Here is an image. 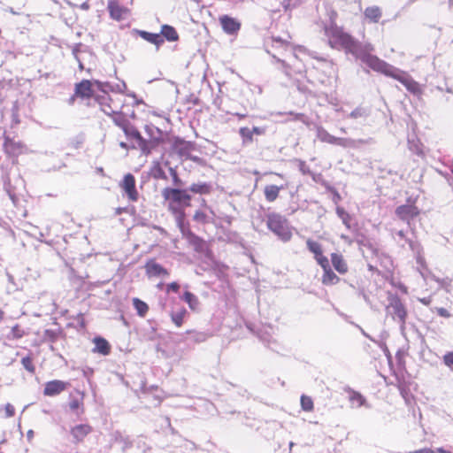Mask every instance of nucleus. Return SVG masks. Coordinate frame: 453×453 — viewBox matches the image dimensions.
I'll list each match as a JSON object with an SVG mask.
<instances>
[{
  "label": "nucleus",
  "instance_id": "f257e3e1",
  "mask_svg": "<svg viewBox=\"0 0 453 453\" xmlns=\"http://www.w3.org/2000/svg\"><path fill=\"white\" fill-rule=\"evenodd\" d=\"M161 195L167 211L174 217L180 232L185 234L186 209L191 206V196L186 189L170 187L164 188Z\"/></svg>",
  "mask_w": 453,
  "mask_h": 453
},
{
  "label": "nucleus",
  "instance_id": "f03ea898",
  "mask_svg": "<svg viewBox=\"0 0 453 453\" xmlns=\"http://www.w3.org/2000/svg\"><path fill=\"white\" fill-rule=\"evenodd\" d=\"M373 50L374 47L371 43H366L361 46L358 51H357L355 57L360 59L374 72L380 73L388 77L393 75V71L395 67L380 59L377 56L372 55V52Z\"/></svg>",
  "mask_w": 453,
  "mask_h": 453
},
{
  "label": "nucleus",
  "instance_id": "7ed1b4c3",
  "mask_svg": "<svg viewBox=\"0 0 453 453\" xmlns=\"http://www.w3.org/2000/svg\"><path fill=\"white\" fill-rule=\"evenodd\" d=\"M326 35L328 36L329 44L332 48H342L354 56L362 46L349 34L336 26L327 28Z\"/></svg>",
  "mask_w": 453,
  "mask_h": 453
},
{
  "label": "nucleus",
  "instance_id": "20e7f679",
  "mask_svg": "<svg viewBox=\"0 0 453 453\" xmlns=\"http://www.w3.org/2000/svg\"><path fill=\"white\" fill-rule=\"evenodd\" d=\"M99 85L100 82L97 81H90L87 79H83L80 82L75 83L73 94L68 99L69 104H73L75 101L80 100L89 106L90 100L94 99L96 101V96L98 95L96 92L95 86Z\"/></svg>",
  "mask_w": 453,
  "mask_h": 453
},
{
  "label": "nucleus",
  "instance_id": "39448f33",
  "mask_svg": "<svg viewBox=\"0 0 453 453\" xmlns=\"http://www.w3.org/2000/svg\"><path fill=\"white\" fill-rule=\"evenodd\" d=\"M96 102L98 104L101 111L105 114H112L123 109L125 96L121 94H109L102 90V92L96 96Z\"/></svg>",
  "mask_w": 453,
  "mask_h": 453
},
{
  "label": "nucleus",
  "instance_id": "423d86ee",
  "mask_svg": "<svg viewBox=\"0 0 453 453\" xmlns=\"http://www.w3.org/2000/svg\"><path fill=\"white\" fill-rule=\"evenodd\" d=\"M266 226L283 242H288L292 237V231L287 219L279 213H269L266 216Z\"/></svg>",
  "mask_w": 453,
  "mask_h": 453
},
{
  "label": "nucleus",
  "instance_id": "0eeeda50",
  "mask_svg": "<svg viewBox=\"0 0 453 453\" xmlns=\"http://www.w3.org/2000/svg\"><path fill=\"white\" fill-rule=\"evenodd\" d=\"M107 115L112 119L116 126L123 130L127 138L140 140L142 142V136L141 133L131 124L127 114L124 113L123 109L117 111V113Z\"/></svg>",
  "mask_w": 453,
  "mask_h": 453
},
{
  "label": "nucleus",
  "instance_id": "6e6552de",
  "mask_svg": "<svg viewBox=\"0 0 453 453\" xmlns=\"http://www.w3.org/2000/svg\"><path fill=\"white\" fill-rule=\"evenodd\" d=\"M389 77L401 82L410 93L415 96L422 94L421 86L406 72L395 68L393 75H390Z\"/></svg>",
  "mask_w": 453,
  "mask_h": 453
},
{
  "label": "nucleus",
  "instance_id": "1a4fd4ad",
  "mask_svg": "<svg viewBox=\"0 0 453 453\" xmlns=\"http://www.w3.org/2000/svg\"><path fill=\"white\" fill-rule=\"evenodd\" d=\"M93 432V427L88 423L76 424L69 429L71 441L74 445L83 443L86 438Z\"/></svg>",
  "mask_w": 453,
  "mask_h": 453
},
{
  "label": "nucleus",
  "instance_id": "9d476101",
  "mask_svg": "<svg viewBox=\"0 0 453 453\" xmlns=\"http://www.w3.org/2000/svg\"><path fill=\"white\" fill-rule=\"evenodd\" d=\"M119 187L127 196L129 201H138L139 194L135 187V178L132 173H127L124 175L123 180L119 183Z\"/></svg>",
  "mask_w": 453,
  "mask_h": 453
},
{
  "label": "nucleus",
  "instance_id": "9b49d317",
  "mask_svg": "<svg viewBox=\"0 0 453 453\" xmlns=\"http://www.w3.org/2000/svg\"><path fill=\"white\" fill-rule=\"evenodd\" d=\"M388 310L394 319L397 318L402 323H405L407 311L404 304L397 296H394L389 299Z\"/></svg>",
  "mask_w": 453,
  "mask_h": 453
},
{
  "label": "nucleus",
  "instance_id": "f8f14e48",
  "mask_svg": "<svg viewBox=\"0 0 453 453\" xmlns=\"http://www.w3.org/2000/svg\"><path fill=\"white\" fill-rule=\"evenodd\" d=\"M396 216L407 225H411V220L420 214L419 209L414 204H403L395 209Z\"/></svg>",
  "mask_w": 453,
  "mask_h": 453
},
{
  "label": "nucleus",
  "instance_id": "ddd939ff",
  "mask_svg": "<svg viewBox=\"0 0 453 453\" xmlns=\"http://www.w3.org/2000/svg\"><path fill=\"white\" fill-rule=\"evenodd\" d=\"M107 10L110 17L117 21L126 19L130 13V10L121 5L118 0H108Z\"/></svg>",
  "mask_w": 453,
  "mask_h": 453
},
{
  "label": "nucleus",
  "instance_id": "4468645a",
  "mask_svg": "<svg viewBox=\"0 0 453 453\" xmlns=\"http://www.w3.org/2000/svg\"><path fill=\"white\" fill-rule=\"evenodd\" d=\"M69 386L70 384L67 381L60 380H50L44 385L43 395L50 397L58 395L65 391Z\"/></svg>",
  "mask_w": 453,
  "mask_h": 453
},
{
  "label": "nucleus",
  "instance_id": "2eb2a0df",
  "mask_svg": "<svg viewBox=\"0 0 453 453\" xmlns=\"http://www.w3.org/2000/svg\"><path fill=\"white\" fill-rule=\"evenodd\" d=\"M156 133L157 135L151 136L149 140H145L143 137L142 142L140 140H136L138 142L139 147L143 152L150 153L152 150L164 143L165 141L161 130L156 128Z\"/></svg>",
  "mask_w": 453,
  "mask_h": 453
},
{
  "label": "nucleus",
  "instance_id": "dca6fc26",
  "mask_svg": "<svg viewBox=\"0 0 453 453\" xmlns=\"http://www.w3.org/2000/svg\"><path fill=\"white\" fill-rule=\"evenodd\" d=\"M3 148L7 155L17 157L24 152L25 145L19 141H15L10 137H4Z\"/></svg>",
  "mask_w": 453,
  "mask_h": 453
},
{
  "label": "nucleus",
  "instance_id": "f3484780",
  "mask_svg": "<svg viewBox=\"0 0 453 453\" xmlns=\"http://www.w3.org/2000/svg\"><path fill=\"white\" fill-rule=\"evenodd\" d=\"M146 274L149 277H168L169 271L158 264L155 259H150L144 265Z\"/></svg>",
  "mask_w": 453,
  "mask_h": 453
},
{
  "label": "nucleus",
  "instance_id": "a211bd4d",
  "mask_svg": "<svg viewBox=\"0 0 453 453\" xmlns=\"http://www.w3.org/2000/svg\"><path fill=\"white\" fill-rule=\"evenodd\" d=\"M323 270V274L321 276V282L325 286H333L336 285L341 281L340 277L334 272L332 267L330 266L329 262L319 265Z\"/></svg>",
  "mask_w": 453,
  "mask_h": 453
},
{
  "label": "nucleus",
  "instance_id": "6ab92c4d",
  "mask_svg": "<svg viewBox=\"0 0 453 453\" xmlns=\"http://www.w3.org/2000/svg\"><path fill=\"white\" fill-rule=\"evenodd\" d=\"M308 250L314 255V259L319 265H322L326 262H329L328 258L323 254V249L320 243L308 239L306 241Z\"/></svg>",
  "mask_w": 453,
  "mask_h": 453
},
{
  "label": "nucleus",
  "instance_id": "aec40b11",
  "mask_svg": "<svg viewBox=\"0 0 453 453\" xmlns=\"http://www.w3.org/2000/svg\"><path fill=\"white\" fill-rule=\"evenodd\" d=\"M219 23L224 32L228 35L236 34L241 28V23L236 19L228 15L220 16Z\"/></svg>",
  "mask_w": 453,
  "mask_h": 453
},
{
  "label": "nucleus",
  "instance_id": "412c9836",
  "mask_svg": "<svg viewBox=\"0 0 453 453\" xmlns=\"http://www.w3.org/2000/svg\"><path fill=\"white\" fill-rule=\"evenodd\" d=\"M68 408L77 416L83 415L85 413L84 394L79 392L78 395L71 396L68 403Z\"/></svg>",
  "mask_w": 453,
  "mask_h": 453
},
{
  "label": "nucleus",
  "instance_id": "4be33fe9",
  "mask_svg": "<svg viewBox=\"0 0 453 453\" xmlns=\"http://www.w3.org/2000/svg\"><path fill=\"white\" fill-rule=\"evenodd\" d=\"M331 263L334 270L340 274H346L349 272V265L344 257L334 252L330 255Z\"/></svg>",
  "mask_w": 453,
  "mask_h": 453
},
{
  "label": "nucleus",
  "instance_id": "5701e85b",
  "mask_svg": "<svg viewBox=\"0 0 453 453\" xmlns=\"http://www.w3.org/2000/svg\"><path fill=\"white\" fill-rule=\"evenodd\" d=\"M93 342L95 344L92 349L94 353H98L103 356H108L111 353V347L106 339L97 336L93 339Z\"/></svg>",
  "mask_w": 453,
  "mask_h": 453
},
{
  "label": "nucleus",
  "instance_id": "b1692460",
  "mask_svg": "<svg viewBox=\"0 0 453 453\" xmlns=\"http://www.w3.org/2000/svg\"><path fill=\"white\" fill-rule=\"evenodd\" d=\"M319 136V139L321 142H326L329 144H334V145L345 147L349 143V141L347 139L341 138V137H335V136L330 134L329 133H327L326 131L320 132Z\"/></svg>",
  "mask_w": 453,
  "mask_h": 453
},
{
  "label": "nucleus",
  "instance_id": "393cba45",
  "mask_svg": "<svg viewBox=\"0 0 453 453\" xmlns=\"http://www.w3.org/2000/svg\"><path fill=\"white\" fill-rule=\"evenodd\" d=\"M137 34L140 37L156 45L157 48L164 43V39L160 34H153L143 30H138Z\"/></svg>",
  "mask_w": 453,
  "mask_h": 453
},
{
  "label": "nucleus",
  "instance_id": "a878e982",
  "mask_svg": "<svg viewBox=\"0 0 453 453\" xmlns=\"http://www.w3.org/2000/svg\"><path fill=\"white\" fill-rule=\"evenodd\" d=\"M283 186L267 185L265 187L264 194L265 200L269 203L274 202L280 195V191L283 189Z\"/></svg>",
  "mask_w": 453,
  "mask_h": 453
},
{
  "label": "nucleus",
  "instance_id": "bb28decb",
  "mask_svg": "<svg viewBox=\"0 0 453 453\" xmlns=\"http://www.w3.org/2000/svg\"><path fill=\"white\" fill-rule=\"evenodd\" d=\"M364 14L365 17L372 23H378L382 16L381 10L379 6H370L365 8Z\"/></svg>",
  "mask_w": 453,
  "mask_h": 453
},
{
  "label": "nucleus",
  "instance_id": "cd10ccee",
  "mask_svg": "<svg viewBox=\"0 0 453 453\" xmlns=\"http://www.w3.org/2000/svg\"><path fill=\"white\" fill-rule=\"evenodd\" d=\"M163 39L169 42H176L179 40V35L176 29L170 25H163L161 27V33Z\"/></svg>",
  "mask_w": 453,
  "mask_h": 453
},
{
  "label": "nucleus",
  "instance_id": "c85d7f7f",
  "mask_svg": "<svg viewBox=\"0 0 453 453\" xmlns=\"http://www.w3.org/2000/svg\"><path fill=\"white\" fill-rule=\"evenodd\" d=\"M348 394V398L352 408H359L365 403V398L359 392L349 390Z\"/></svg>",
  "mask_w": 453,
  "mask_h": 453
},
{
  "label": "nucleus",
  "instance_id": "c756f323",
  "mask_svg": "<svg viewBox=\"0 0 453 453\" xmlns=\"http://www.w3.org/2000/svg\"><path fill=\"white\" fill-rule=\"evenodd\" d=\"M189 190L195 194L208 195L211 192V185L210 183H193L189 187Z\"/></svg>",
  "mask_w": 453,
  "mask_h": 453
},
{
  "label": "nucleus",
  "instance_id": "7c9ffc66",
  "mask_svg": "<svg viewBox=\"0 0 453 453\" xmlns=\"http://www.w3.org/2000/svg\"><path fill=\"white\" fill-rule=\"evenodd\" d=\"M133 305L137 314L142 318L145 317L149 311V305L137 297L133 298Z\"/></svg>",
  "mask_w": 453,
  "mask_h": 453
},
{
  "label": "nucleus",
  "instance_id": "2f4dec72",
  "mask_svg": "<svg viewBox=\"0 0 453 453\" xmlns=\"http://www.w3.org/2000/svg\"><path fill=\"white\" fill-rule=\"evenodd\" d=\"M182 300L188 303V307L191 310L195 311L197 309L199 301L198 298L193 293L189 291H185L182 296Z\"/></svg>",
  "mask_w": 453,
  "mask_h": 453
},
{
  "label": "nucleus",
  "instance_id": "473e14b6",
  "mask_svg": "<svg viewBox=\"0 0 453 453\" xmlns=\"http://www.w3.org/2000/svg\"><path fill=\"white\" fill-rule=\"evenodd\" d=\"M301 408L303 411L311 412L314 410V403L311 396L302 395L300 397Z\"/></svg>",
  "mask_w": 453,
  "mask_h": 453
},
{
  "label": "nucleus",
  "instance_id": "72a5a7b5",
  "mask_svg": "<svg viewBox=\"0 0 453 453\" xmlns=\"http://www.w3.org/2000/svg\"><path fill=\"white\" fill-rule=\"evenodd\" d=\"M186 314H187V311L184 308H182L178 312L171 314L172 321L177 327H180L183 325L184 318H185Z\"/></svg>",
  "mask_w": 453,
  "mask_h": 453
},
{
  "label": "nucleus",
  "instance_id": "f704fd0d",
  "mask_svg": "<svg viewBox=\"0 0 453 453\" xmlns=\"http://www.w3.org/2000/svg\"><path fill=\"white\" fill-rule=\"evenodd\" d=\"M186 334H191L192 341L196 343L203 342L209 338V335L207 334H205L203 332H197L196 330H187Z\"/></svg>",
  "mask_w": 453,
  "mask_h": 453
},
{
  "label": "nucleus",
  "instance_id": "c9c22d12",
  "mask_svg": "<svg viewBox=\"0 0 453 453\" xmlns=\"http://www.w3.org/2000/svg\"><path fill=\"white\" fill-rule=\"evenodd\" d=\"M184 231H185V234H182L184 236H186L193 245H195L196 247L202 246V244L203 243V241L202 238H200L199 236L193 234L188 228H186L185 226H184Z\"/></svg>",
  "mask_w": 453,
  "mask_h": 453
},
{
  "label": "nucleus",
  "instance_id": "e433bc0d",
  "mask_svg": "<svg viewBox=\"0 0 453 453\" xmlns=\"http://www.w3.org/2000/svg\"><path fill=\"white\" fill-rule=\"evenodd\" d=\"M239 134L242 136L243 145L251 143L253 142V134L249 127H241Z\"/></svg>",
  "mask_w": 453,
  "mask_h": 453
},
{
  "label": "nucleus",
  "instance_id": "4c0bfd02",
  "mask_svg": "<svg viewBox=\"0 0 453 453\" xmlns=\"http://www.w3.org/2000/svg\"><path fill=\"white\" fill-rule=\"evenodd\" d=\"M153 177L157 180H167V176L159 163H157L152 169Z\"/></svg>",
  "mask_w": 453,
  "mask_h": 453
},
{
  "label": "nucleus",
  "instance_id": "58836bf2",
  "mask_svg": "<svg viewBox=\"0 0 453 453\" xmlns=\"http://www.w3.org/2000/svg\"><path fill=\"white\" fill-rule=\"evenodd\" d=\"M336 212H337L338 216L342 219L343 224L348 228H350V220H351L350 215L343 208H340V207H338L336 209Z\"/></svg>",
  "mask_w": 453,
  "mask_h": 453
},
{
  "label": "nucleus",
  "instance_id": "ea45409f",
  "mask_svg": "<svg viewBox=\"0 0 453 453\" xmlns=\"http://www.w3.org/2000/svg\"><path fill=\"white\" fill-rule=\"evenodd\" d=\"M21 364L27 372L35 373V366L34 365L33 358L30 356L24 357L21 359Z\"/></svg>",
  "mask_w": 453,
  "mask_h": 453
},
{
  "label": "nucleus",
  "instance_id": "a19ab883",
  "mask_svg": "<svg viewBox=\"0 0 453 453\" xmlns=\"http://www.w3.org/2000/svg\"><path fill=\"white\" fill-rule=\"evenodd\" d=\"M193 219L195 221L203 225L209 223L208 215L204 211L200 210L195 211Z\"/></svg>",
  "mask_w": 453,
  "mask_h": 453
},
{
  "label": "nucleus",
  "instance_id": "79ce46f5",
  "mask_svg": "<svg viewBox=\"0 0 453 453\" xmlns=\"http://www.w3.org/2000/svg\"><path fill=\"white\" fill-rule=\"evenodd\" d=\"M25 335L24 330L18 324L12 327L11 336L12 339H20Z\"/></svg>",
  "mask_w": 453,
  "mask_h": 453
},
{
  "label": "nucleus",
  "instance_id": "37998d69",
  "mask_svg": "<svg viewBox=\"0 0 453 453\" xmlns=\"http://www.w3.org/2000/svg\"><path fill=\"white\" fill-rule=\"evenodd\" d=\"M4 417L6 418H12V417H13L15 415V408L11 403H6L4 405Z\"/></svg>",
  "mask_w": 453,
  "mask_h": 453
},
{
  "label": "nucleus",
  "instance_id": "c03bdc74",
  "mask_svg": "<svg viewBox=\"0 0 453 453\" xmlns=\"http://www.w3.org/2000/svg\"><path fill=\"white\" fill-rule=\"evenodd\" d=\"M180 288V286L178 282L173 281L166 285L165 291L166 293L174 292L178 293Z\"/></svg>",
  "mask_w": 453,
  "mask_h": 453
},
{
  "label": "nucleus",
  "instance_id": "a18cd8bd",
  "mask_svg": "<svg viewBox=\"0 0 453 453\" xmlns=\"http://www.w3.org/2000/svg\"><path fill=\"white\" fill-rule=\"evenodd\" d=\"M272 41H273V45L275 44L276 46H281L284 48H288L290 44L289 42L283 40L280 37H273Z\"/></svg>",
  "mask_w": 453,
  "mask_h": 453
},
{
  "label": "nucleus",
  "instance_id": "49530a36",
  "mask_svg": "<svg viewBox=\"0 0 453 453\" xmlns=\"http://www.w3.org/2000/svg\"><path fill=\"white\" fill-rule=\"evenodd\" d=\"M443 362L449 367L453 366V351L448 352L443 356Z\"/></svg>",
  "mask_w": 453,
  "mask_h": 453
},
{
  "label": "nucleus",
  "instance_id": "de8ad7c7",
  "mask_svg": "<svg viewBox=\"0 0 453 453\" xmlns=\"http://www.w3.org/2000/svg\"><path fill=\"white\" fill-rule=\"evenodd\" d=\"M170 173H171V176H172L173 183L175 185H180L181 184V180L179 177V174H178L177 171L174 168H170Z\"/></svg>",
  "mask_w": 453,
  "mask_h": 453
},
{
  "label": "nucleus",
  "instance_id": "09e8293b",
  "mask_svg": "<svg viewBox=\"0 0 453 453\" xmlns=\"http://www.w3.org/2000/svg\"><path fill=\"white\" fill-rule=\"evenodd\" d=\"M436 312L439 316L443 318H449L451 316L449 311L445 308H437Z\"/></svg>",
  "mask_w": 453,
  "mask_h": 453
},
{
  "label": "nucleus",
  "instance_id": "8fccbe9b",
  "mask_svg": "<svg viewBox=\"0 0 453 453\" xmlns=\"http://www.w3.org/2000/svg\"><path fill=\"white\" fill-rule=\"evenodd\" d=\"M409 453H434V451L429 448H424V449L411 451Z\"/></svg>",
  "mask_w": 453,
  "mask_h": 453
},
{
  "label": "nucleus",
  "instance_id": "3c124183",
  "mask_svg": "<svg viewBox=\"0 0 453 453\" xmlns=\"http://www.w3.org/2000/svg\"><path fill=\"white\" fill-rule=\"evenodd\" d=\"M251 130L252 134H257L260 135L263 134V130L257 127H254Z\"/></svg>",
  "mask_w": 453,
  "mask_h": 453
},
{
  "label": "nucleus",
  "instance_id": "603ef678",
  "mask_svg": "<svg viewBox=\"0 0 453 453\" xmlns=\"http://www.w3.org/2000/svg\"><path fill=\"white\" fill-rule=\"evenodd\" d=\"M397 235L401 238V239H403V240H406V234L403 230H400L397 232Z\"/></svg>",
  "mask_w": 453,
  "mask_h": 453
},
{
  "label": "nucleus",
  "instance_id": "864d4df0",
  "mask_svg": "<svg viewBox=\"0 0 453 453\" xmlns=\"http://www.w3.org/2000/svg\"><path fill=\"white\" fill-rule=\"evenodd\" d=\"M436 452L437 453H452L451 451L446 450V449H444L442 448L437 449Z\"/></svg>",
  "mask_w": 453,
  "mask_h": 453
},
{
  "label": "nucleus",
  "instance_id": "5fc2aeb1",
  "mask_svg": "<svg viewBox=\"0 0 453 453\" xmlns=\"http://www.w3.org/2000/svg\"><path fill=\"white\" fill-rule=\"evenodd\" d=\"M119 146L122 148V149H125L127 150L128 148L127 144L124 142H119Z\"/></svg>",
  "mask_w": 453,
  "mask_h": 453
},
{
  "label": "nucleus",
  "instance_id": "6e6d98bb",
  "mask_svg": "<svg viewBox=\"0 0 453 453\" xmlns=\"http://www.w3.org/2000/svg\"><path fill=\"white\" fill-rule=\"evenodd\" d=\"M153 130V127H149V126H146L145 127V131L149 134H150Z\"/></svg>",
  "mask_w": 453,
  "mask_h": 453
},
{
  "label": "nucleus",
  "instance_id": "4d7b16f0",
  "mask_svg": "<svg viewBox=\"0 0 453 453\" xmlns=\"http://www.w3.org/2000/svg\"><path fill=\"white\" fill-rule=\"evenodd\" d=\"M421 302H422L424 304H428V303H429V302H428V301H426V299H422V300H421Z\"/></svg>",
  "mask_w": 453,
  "mask_h": 453
},
{
  "label": "nucleus",
  "instance_id": "13d9d810",
  "mask_svg": "<svg viewBox=\"0 0 453 453\" xmlns=\"http://www.w3.org/2000/svg\"><path fill=\"white\" fill-rule=\"evenodd\" d=\"M274 174L277 175L278 177L281 178V179L283 178V174H281V173H274Z\"/></svg>",
  "mask_w": 453,
  "mask_h": 453
},
{
  "label": "nucleus",
  "instance_id": "bf43d9fd",
  "mask_svg": "<svg viewBox=\"0 0 453 453\" xmlns=\"http://www.w3.org/2000/svg\"><path fill=\"white\" fill-rule=\"evenodd\" d=\"M452 173H453V169H452Z\"/></svg>",
  "mask_w": 453,
  "mask_h": 453
}]
</instances>
